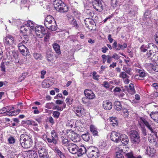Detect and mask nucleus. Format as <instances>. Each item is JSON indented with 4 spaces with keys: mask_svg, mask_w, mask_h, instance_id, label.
I'll return each mask as SVG.
<instances>
[{
    "mask_svg": "<svg viewBox=\"0 0 158 158\" xmlns=\"http://www.w3.org/2000/svg\"><path fill=\"white\" fill-rule=\"evenodd\" d=\"M19 141V145L25 148H30L33 144L31 137L26 134H23L21 135Z\"/></svg>",
    "mask_w": 158,
    "mask_h": 158,
    "instance_id": "nucleus-1",
    "label": "nucleus"
},
{
    "mask_svg": "<svg viewBox=\"0 0 158 158\" xmlns=\"http://www.w3.org/2000/svg\"><path fill=\"white\" fill-rule=\"evenodd\" d=\"M54 7L60 12H65L68 10V7L61 0H55L53 2Z\"/></svg>",
    "mask_w": 158,
    "mask_h": 158,
    "instance_id": "nucleus-2",
    "label": "nucleus"
},
{
    "mask_svg": "<svg viewBox=\"0 0 158 158\" xmlns=\"http://www.w3.org/2000/svg\"><path fill=\"white\" fill-rule=\"evenodd\" d=\"M86 154L90 158H97L99 156L98 150L96 148L93 146L87 147Z\"/></svg>",
    "mask_w": 158,
    "mask_h": 158,
    "instance_id": "nucleus-3",
    "label": "nucleus"
},
{
    "mask_svg": "<svg viewBox=\"0 0 158 158\" xmlns=\"http://www.w3.org/2000/svg\"><path fill=\"white\" fill-rule=\"evenodd\" d=\"M3 42L5 46L7 47L16 44V41L14 37L9 35L4 38Z\"/></svg>",
    "mask_w": 158,
    "mask_h": 158,
    "instance_id": "nucleus-4",
    "label": "nucleus"
},
{
    "mask_svg": "<svg viewBox=\"0 0 158 158\" xmlns=\"http://www.w3.org/2000/svg\"><path fill=\"white\" fill-rule=\"evenodd\" d=\"M130 138L131 141L134 145H137L139 144L140 141V138L137 131L133 132L130 135Z\"/></svg>",
    "mask_w": 158,
    "mask_h": 158,
    "instance_id": "nucleus-5",
    "label": "nucleus"
},
{
    "mask_svg": "<svg viewBox=\"0 0 158 158\" xmlns=\"http://www.w3.org/2000/svg\"><path fill=\"white\" fill-rule=\"evenodd\" d=\"M35 31L37 36L40 38H42L46 34V31L41 26H36L35 28Z\"/></svg>",
    "mask_w": 158,
    "mask_h": 158,
    "instance_id": "nucleus-6",
    "label": "nucleus"
},
{
    "mask_svg": "<svg viewBox=\"0 0 158 158\" xmlns=\"http://www.w3.org/2000/svg\"><path fill=\"white\" fill-rule=\"evenodd\" d=\"M74 112L77 116L80 118L83 117L85 114V110L81 106H78L74 108Z\"/></svg>",
    "mask_w": 158,
    "mask_h": 158,
    "instance_id": "nucleus-7",
    "label": "nucleus"
},
{
    "mask_svg": "<svg viewBox=\"0 0 158 158\" xmlns=\"http://www.w3.org/2000/svg\"><path fill=\"white\" fill-rule=\"evenodd\" d=\"M91 3L93 8L96 10L101 11L102 10V5L101 0H95Z\"/></svg>",
    "mask_w": 158,
    "mask_h": 158,
    "instance_id": "nucleus-8",
    "label": "nucleus"
},
{
    "mask_svg": "<svg viewBox=\"0 0 158 158\" xmlns=\"http://www.w3.org/2000/svg\"><path fill=\"white\" fill-rule=\"evenodd\" d=\"M68 149L71 153L73 154H77L78 147L76 144L73 143H69L68 145Z\"/></svg>",
    "mask_w": 158,
    "mask_h": 158,
    "instance_id": "nucleus-9",
    "label": "nucleus"
},
{
    "mask_svg": "<svg viewBox=\"0 0 158 158\" xmlns=\"http://www.w3.org/2000/svg\"><path fill=\"white\" fill-rule=\"evenodd\" d=\"M24 158H38L37 154L34 151L26 152L23 154Z\"/></svg>",
    "mask_w": 158,
    "mask_h": 158,
    "instance_id": "nucleus-10",
    "label": "nucleus"
},
{
    "mask_svg": "<svg viewBox=\"0 0 158 158\" xmlns=\"http://www.w3.org/2000/svg\"><path fill=\"white\" fill-rule=\"evenodd\" d=\"M69 136L71 140L74 142H78L80 141L79 135L74 131H71L69 134Z\"/></svg>",
    "mask_w": 158,
    "mask_h": 158,
    "instance_id": "nucleus-11",
    "label": "nucleus"
},
{
    "mask_svg": "<svg viewBox=\"0 0 158 158\" xmlns=\"http://www.w3.org/2000/svg\"><path fill=\"white\" fill-rule=\"evenodd\" d=\"M40 158H50L48 152L44 148H40L38 151Z\"/></svg>",
    "mask_w": 158,
    "mask_h": 158,
    "instance_id": "nucleus-12",
    "label": "nucleus"
},
{
    "mask_svg": "<svg viewBox=\"0 0 158 158\" xmlns=\"http://www.w3.org/2000/svg\"><path fill=\"white\" fill-rule=\"evenodd\" d=\"M120 134L115 131H112L110 135L111 140L116 143L120 142Z\"/></svg>",
    "mask_w": 158,
    "mask_h": 158,
    "instance_id": "nucleus-13",
    "label": "nucleus"
},
{
    "mask_svg": "<svg viewBox=\"0 0 158 158\" xmlns=\"http://www.w3.org/2000/svg\"><path fill=\"white\" fill-rule=\"evenodd\" d=\"M19 50L22 54L25 56H27L29 52L28 50L25 45H23L22 44H19L18 45Z\"/></svg>",
    "mask_w": 158,
    "mask_h": 158,
    "instance_id": "nucleus-14",
    "label": "nucleus"
},
{
    "mask_svg": "<svg viewBox=\"0 0 158 158\" xmlns=\"http://www.w3.org/2000/svg\"><path fill=\"white\" fill-rule=\"evenodd\" d=\"M153 135H150L148 137V140L151 143H155L156 144L158 140V137L157 135V132L156 131L152 132Z\"/></svg>",
    "mask_w": 158,
    "mask_h": 158,
    "instance_id": "nucleus-15",
    "label": "nucleus"
},
{
    "mask_svg": "<svg viewBox=\"0 0 158 158\" xmlns=\"http://www.w3.org/2000/svg\"><path fill=\"white\" fill-rule=\"evenodd\" d=\"M84 93L86 97L89 99H94L95 97L94 93L90 89H85Z\"/></svg>",
    "mask_w": 158,
    "mask_h": 158,
    "instance_id": "nucleus-16",
    "label": "nucleus"
},
{
    "mask_svg": "<svg viewBox=\"0 0 158 158\" xmlns=\"http://www.w3.org/2000/svg\"><path fill=\"white\" fill-rule=\"evenodd\" d=\"M45 20L48 21V22H52V24H53V26H54V28L51 29V31H56L57 28V26L56 23V21L54 19L53 17L50 15H48L45 19Z\"/></svg>",
    "mask_w": 158,
    "mask_h": 158,
    "instance_id": "nucleus-17",
    "label": "nucleus"
},
{
    "mask_svg": "<svg viewBox=\"0 0 158 158\" xmlns=\"http://www.w3.org/2000/svg\"><path fill=\"white\" fill-rule=\"evenodd\" d=\"M139 123L140 126L141 125V123H143L144 124L148 129L151 131V132L155 131L151 127V124L145 119L141 118L140 122Z\"/></svg>",
    "mask_w": 158,
    "mask_h": 158,
    "instance_id": "nucleus-18",
    "label": "nucleus"
},
{
    "mask_svg": "<svg viewBox=\"0 0 158 158\" xmlns=\"http://www.w3.org/2000/svg\"><path fill=\"white\" fill-rule=\"evenodd\" d=\"M67 18L69 23L71 25L75 27L76 28L78 29L79 28L78 24L74 17L71 15H69L67 16Z\"/></svg>",
    "mask_w": 158,
    "mask_h": 158,
    "instance_id": "nucleus-19",
    "label": "nucleus"
},
{
    "mask_svg": "<svg viewBox=\"0 0 158 158\" xmlns=\"http://www.w3.org/2000/svg\"><path fill=\"white\" fill-rule=\"evenodd\" d=\"M84 22L86 27L89 29L92 30L93 28L91 27L94 25V21L91 19L87 18L84 20Z\"/></svg>",
    "mask_w": 158,
    "mask_h": 158,
    "instance_id": "nucleus-20",
    "label": "nucleus"
},
{
    "mask_svg": "<svg viewBox=\"0 0 158 158\" xmlns=\"http://www.w3.org/2000/svg\"><path fill=\"white\" fill-rule=\"evenodd\" d=\"M158 52L153 51V50H150L146 54V56L151 60H155L153 57L156 56V54H158Z\"/></svg>",
    "mask_w": 158,
    "mask_h": 158,
    "instance_id": "nucleus-21",
    "label": "nucleus"
},
{
    "mask_svg": "<svg viewBox=\"0 0 158 158\" xmlns=\"http://www.w3.org/2000/svg\"><path fill=\"white\" fill-rule=\"evenodd\" d=\"M77 150V155L78 156H81L85 153H86L87 148H85L84 145L81 146L80 147H78Z\"/></svg>",
    "mask_w": 158,
    "mask_h": 158,
    "instance_id": "nucleus-22",
    "label": "nucleus"
},
{
    "mask_svg": "<svg viewBox=\"0 0 158 158\" xmlns=\"http://www.w3.org/2000/svg\"><path fill=\"white\" fill-rule=\"evenodd\" d=\"M103 106L105 109L109 110L112 108V105L110 101L106 100L103 102Z\"/></svg>",
    "mask_w": 158,
    "mask_h": 158,
    "instance_id": "nucleus-23",
    "label": "nucleus"
},
{
    "mask_svg": "<svg viewBox=\"0 0 158 158\" xmlns=\"http://www.w3.org/2000/svg\"><path fill=\"white\" fill-rule=\"evenodd\" d=\"M145 148L146 150L147 154L149 156H152L156 153L155 150L152 147L147 146Z\"/></svg>",
    "mask_w": 158,
    "mask_h": 158,
    "instance_id": "nucleus-24",
    "label": "nucleus"
},
{
    "mask_svg": "<svg viewBox=\"0 0 158 158\" xmlns=\"http://www.w3.org/2000/svg\"><path fill=\"white\" fill-rule=\"evenodd\" d=\"M129 139L127 136L126 135L122 134L120 136V141H121L122 143L124 145L127 144L129 142Z\"/></svg>",
    "mask_w": 158,
    "mask_h": 158,
    "instance_id": "nucleus-25",
    "label": "nucleus"
},
{
    "mask_svg": "<svg viewBox=\"0 0 158 158\" xmlns=\"http://www.w3.org/2000/svg\"><path fill=\"white\" fill-rule=\"evenodd\" d=\"M36 26V24L31 20L28 21L27 24L25 25V27L28 28V29L30 31L34 30Z\"/></svg>",
    "mask_w": 158,
    "mask_h": 158,
    "instance_id": "nucleus-26",
    "label": "nucleus"
},
{
    "mask_svg": "<svg viewBox=\"0 0 158 158\" xmlns=\"http://www.w3.org/2000/svg\"><path fill=\"white\" fill-rule=\"evenodd\" d=\"M136 71L139 73V76L138 75H136L135 76V78L136 79H138L139 76L142 77H143L146 76L147 75V73H145V71L143 70L137 69Z\"/></svg>",
    "mask_w": 158,
    "mask_h": 158,
    "instance_id": "nucleus-27",
    "label": "nucleus"
},
{
    "mask_svg": "<svg viewBox=\"0 0 158 158\" xmlns=\"http://www.w3.org/2000/svg\"><path fill=\"white\" fill-rule=\"evenodd\" d=\"M150 116L154 121L158 123V111L152 112Z\"/></svg>",
    "mask_w": 158,
    "mask_h": 158,
    "instance_id": "nucleus-28",
    "label": "nucleus"
},
{
    "mask_svg": "<svg viewBox=\"0 0 158 158\" xmlns=\"http://www.w3.org/2000/svg\"><path fill=\"white\" fill-rule=\"evenodd\" d=\"M90 130L91 132L94 136H97L98 135V132L97 131V128L95 126L93 125H91L90 126Z\"/></svg>",
    "mask_w": 158,
    "mask_h": 158,
    "instance_id": "nucleus-29",
    "label": "nucleus"
},
{
    "mask_svg": "<svg viewBox=\"0 0 158 158\" xmlns=\"http://www.w3.org/2000/svg\"><path fill=\"white\" fill-rule=\"evenodd\" d=\"M53 48L56 53L59 55L60 54L61 52L60 49V46L57 43H54L53 44Z\"/></svg>",
    "mask_w": 158,
    "mask_h": 158,
    "instance_id": "nucleus-30",
    "label": "nucleus"
},
{
    "mask_svg": "<svg viewBox=\"0 0 158 158\" xmlns=\"http://www.w3.org/2000/svg\"><path fill=\"white\" fill-rule=\"evenodd\" d=\"M114 108L118 111H120L122 107L121 103L118 101H115L114 103Z\"/></svg>",
    "mask_w": 158,
    "mask_h": 158,
    "instance_id": "nucleus-31",
    "label": "nucleus"
},
{
    "mask_svg": "<svg viewBox=\"0 0 158 158\" xmlns=\"http://www.w3.org/2000/svg\"><path fill=\"white\" fill-rule=\"evenodd\" d=\"M52 22H48L46 20H45L44 22V25L48 29L51 30V29L53 28L54 27H52L53 26V24H52Z\"/></svg>",
    "mask_w": 158,
    "mask_h": 158,
    "instance_id": "nucleus-32",
    "label": "nucleus"
},
{
    "mask_svg": "<svg viewBox=\"0 0 158 158\" xmlns=\"http://www.w3.org/2000/svg\"><path fill=\"white\" fill-rule=\"evenodd\" d=\"M22 40H20L21 42L19 44H22L23 45H25L24 44L27 43L28 41V37L27 35H24L23 36V37L21 38Z\"/></svg>",
    "mask_w": 158,
    "mask_h": 158,
    "instance_id": "nucleus-33",
    "label": "nucleus"
},
{
    "mask_svg": "<svg viewBox=\"0 0 158 158\" xmlns=\"http://www.w3.org/2000/svg\"><path fill=\"white\" fill-rule=\"evenodd\" d=\"M110 125L113 127L117 126L118 124V123L116 118H115L111 117L110 118Z\"/></svg>",
    "mask_w": 158,
    "mask_h": 158,
    "instance_id": "nucleus-34",
    "label": "nucleus"
},
{
    "mask_svg": "<svg viewBox=\"0 0 158 158\" xmlns=\"http://www.w3.org/2000/svg\"><path fill=\"white\" fill-rule=\"evenodd\" d=\"M129 88L128 89V92L131 94H133L135 93V91L134 89V85L132 83H131L129 86Z\"/></svg>",
    "mask_w": 158,
    "mask_h": 158,
    "instance_id": "nucleus-35",
    "label": "nucleus"
},
{
    "mask_svg": "<svg viewBox=\"0 0 158 158\" xmlns=\"http://www.w3.org/2000/svg\"><path fill=\"white\" fill-rule=\"evenodd\" d=\"M55 151L56 152L57 154L60 158H66L65 154L62 152L59 149L57 148L55 149Z\"/></svg>",
    "mask_w": 158,
    "mask_h": 158,
    "instance_id": "nucleus-36",
    "label": "nucleus"
},
{
    "mask_svg": "<svg viewBox=\"0 0 158 158\" xmlns=\"http://www.w3.org/2000/svg\"><path fill=\"white\" fill-rule=\"evenodd\" d=\"M33 56L34 58L36 60H40L43 57L40 53L37 52H34L33 54Z\"/></svg>",
    "mask_w": 158,
    "mask_h": 158,
    "instance_id": "nucleus-37",
    "label": "nucleus"
},
{
    "mask_svg": "<svg viewBox=\"0 0 158 158\" xmlns=\"http://www.w3.org/2000/svg\"><path fill=\"white\" fill-rule=\"evenodd\" d=\"M81 137L83 140L85 141H89L91 138L88 133L82 135Z\"/></svg>",
    "mask_w": 158,
    "mask_h": 158,
    "instance_id": "nucleus-38",
    "label": "nucleus"
},
{
    "mask_svg": "<svg viewBox=\"0 0 158 158\" xmlns=\"http://www.w3.org/2000/svg\"><path fill=\"white\" fill-rule=\"evenodd\" d=\"M42 86L44 88H48L51 85L49 83V81L48 80H44L42 83Z\"/></svg>",
    "mask_w": 158,
    "mask_h": 158,
    "instance_id": "nucleus-39",
    "label": "nucleus"
},
{
    "mask_svg": "<svg viewBox=\"0 0 158 158\" xmlns=\"http://www.w3.org/2000/svg\"><path fill=\"white\" fill-rule=\"evenodd\" d=\"M29 0H21V6L23 7H27L28 8L29 7Z\"/></svg>",
    "mask_w": 158,
    "mask_h": 158,
    "instance_id": "nucleus-40",
    "label": "nucleus"
},
{
    "mask_svg": "<svg viewBox=\"0 0 158 158\" xmlns=\"http://www.w3.org/2000/svg\"><path fill=\"white\" fill-rule=\"evenodd\" d=\"M148 48H149L148 44L147 45L143 44L140 47V50L141 52H145L147 51V49Z\"/></svg>",
    "mask_w": 158,
    "mask_h": 158,
    "instance_id": "nucleus-41",
    "label": "nucleus"
},
{
    "mask_svg": "<svg viewBox=\"0 0 158 158\" xmlns=\"http://www.w3.org/2000/svg\"><path fill=\"white\" fill-rule=\"evenodd\" d=\"M130 110V108L128 109L124 108L123 110L122 114L124 117H127L128 116L129 113L128 110Z\"/></svg>",
    "mask_w": 158,
    "mask_h": 158,
    "instance_id": "nucleus-42",
    "label": "nucleus"
},
{
    "mask_svg": "<svg viewBox=\"0 0 158 158\" xmlns=\"http://www.w3.org/2000/svg\"><path fill=\"white\" fill-rule=\"evenodd\" d=\"M126 156L128 158H141V156H140L137 157L134 156L133 153L132 152L127 153Z\"/></svg>",
    "mask_w": 158,
    "mask_h": 158,
    "instance_id": "nucleus-43",
    "label": "nucleus"
},
{
    "mask_svg": "<svg viewBox=\"0 0 158 158\" xmlns=\"http://www.w3.org/2000/svg\"><path fill=\"white\" fill-rule=\"evenodd\" d=\"M148 45L149 48H151L153 50V51L158 52V48L155 45L152 43H150Z\"/></svg>",
    "mask_w": 158,
    "mask_h": 158,
    "instance_id": "nucleus-44",
    "label": "nucleus"
},
{
    "mask_svg": "<svg viewBox=\"0 0 158 158\" xmlns=\"http://www.w3.org/2000/svg\"><path fill=\"white\" fill-rule=\"evenodd\" d=\"M123 152V150L121 149L119 150V152H116V156L115 158H124L123 156L121 153V152Z\"/></svg>",
    "mask_w": 158,
    "mask_h": 158,
    "instance_id": "nucleus-45",
    "label": "nucleus"
},
{
    "mask_svg": "<svg viewBox=\"0 0 158 158\" xmlns=\"http://www.w3.org/2000/svg\"><path fill=\"white\" fill-rule=\"evenodd\" d=\"M18 114V111H16V110H14L13 111H11V112H8V113H6V115L10 116H14V115H15Z\"/></svg>",
    "mask_w": 158,
    "mask_h": 158,
    "instance_id": "nucleus-46",
    "label": "nucleus"
},
{
    "mask_svg": "<svg viewBox=\"0 0 158 158\" xmlns=\"http://www.w3.org/2000/svg\"><path fill=\"white\" fill-rule=\"evenodd\" d=\"M119 77L123 78V79H125L126 78L129 77L128 76L127 74L125 72H121L120 74Z\"/></svg>",
    "mask_w": 158,
    "mask_h": 158,
    "instance_id": "nucleus-47",
    "label": "nucleus"
},
{
    "mask_svg": "<svg viewBox=\"0 0 158 158\" xmlns=\"http://www.w3.org/2000/svg\"><path fill=\"white\" fill-rule=\"evenodd\" d=\"M137 13V9L135 8V10H131L129 14L131 16H133L136 15Z\"/></svg>",
    "mask_w": 158,
    "mask_h": 158,
    "instance_id": "nucleus-48",
    "label": "nucleus"
},
{
    "mask_svg": "<svg viewBox=\"0 0 158 158\" xmlns=\"http://www.w3.org/2000/svg\"><path fill=\"white\" fill-rule=\"evenodd\" d=\"M5 108H6V112H7L6 113H8V112H11V111L12 110L14 109V107L12 106H7L5 107Z\"/></svg>",
    "mask_w": 158,
    "mask_h": 158,
    "instance_id": "nucleus-49",
    "label": "nucleus"
},
{
    "mask_svg": "<svg viewBox=\"0 0 158 158\" xmlns=\"http://www.w3.org/2000/svg\"><path fill=\"white\" fill-rule=\"evenodd\" d=\"M60 113L57 111H54L53 113V117L56 118H58L60 115Z\"/></svg>",
    "mask_w": 158,
    "mask_h": 158,
    "instance_id": "nucleus-50",
    "label": "nucleus"
},
{
    "mask_svg": "<svg viewBox=\"0 0 158 158\" xmlns=\"http://www.w3.org/2000/svg\"><path fill=\"white\" fill-rule=\"evenodd\" d=\"M26 75V73H23L22 75L19 77L18 79V81L19 82H21L22 81L24 80L25 78V76Z\"/></svg>",
    "mask_w": 158,
    "mask_h": 158,
    "instance_id": "nucleus-51",
    "label": "nucleus"
},
{
    "mask_svg": "<svg viewBox=\"0 0 158 158\" xmlns=\"http://www.w3.org/2000/svg\"><path fill=\"white\" fill-rule=\"evenodd\" d=\"M106 146V143L105 142L102 141L99 143V148L101 149L104 148Z\"/></svg>",
    "mask_w": 158,
    "mask_h": 158,
    "instance_id": "nucleus-52",
    "label": "nucleus"
},
{
    "mask_svg": "<svg viewBox=\"0 0 158 158\" xmlns=\"http://www.w3.org/2000/svg\"><path fill=\"white\" fill-rule=\"evenodd\" d=\"M47 58L48 61H51L53 59V55L50 54H47Z\"/></svg>",
    "mask_w": 158,
    "mask_h": 158,
    "instance_id": "nucleus-53",
    "label": "nucleus"
},
{
    "mask_svg": "<svg viewBox=\"0 0 158 158\" xmlns=\"http://www.w3.org/2000/svg\"><path fill=\"white\" fill-rule=\"evenodd\" d=\"M123 70L125 72H126L128 74H130V73L131 72V69L130 68L123 66Z\"/></svg>",
    "mask_w": 158,
    "mask_h": 158,
    "instance_id": "nucleus-54",
    "label": "nucleus"
},
{
    "mask_svg": "<svg viewBox=\"0 0 158 158\" xmlns=\"http://www.w3.org/2000/svg\"><path fill=\"white\" fill-rule=\"evenodd\" d=\"M1 70L2 71L5 73L6 72V68L5 66V64L4 63H2L0 66Z\"/></svg>",
    "mask_w": 158,
    "mask_h": 158,
    "instance_id": "nucleus-55",
    "label": "nucleus"
},
{
    "mask_svg": "<svg viewBox=\"0 0 158 158\" xmlns=\"http://www.w3.org/2000/svg\"><path fill=\"white\" fill-rule=\"evenodd\" d=\"M118 3L117 0H112L111 6L114 8H115L117 6Z\"/></svg>",
    "mask_w": 158,
    "mask_h": 158,
    "instance_id": "nucleus-56",
    "label": "nucleus"
},
{
    "mask_svg": "<svg viewBox=\"0 0 158 158\" xmlns=\"http://www.w3.org/2000/svg\"><path fill=\"white\" fill-rule=\"evenodd\" d=\"M8 141L9 143L12 144L15 143V140L13 137L10 136L8 138Z\"/></svg>",
    "mask_w": 158,
    "mask_h": 158,
    "instance_id": "nucleus-57",
    "label": "nucleus"
},
{
    "mask_svg": "<svg viewBox=\"0 0 158 158\" xmlns=\"http://www.w3.org/2000/svg\"><path fill=\"white\" fill-rule=\"evenodd\" d=\"M112 47L113 48H115L117 50H119V47L118 46L117 43L116 41H115L114 42Z\"/></svg>",
    "mask_w": 158,
    "mask_h": 158,
    "instance_id": "nucleus-58",
    "label": "nucleus"
},
{
    "mask_svg": "<svg viewBox=\"0 0 158 158\" xmlns=\"http://www.w3.org/2000/svg\"><path fill=\"white\" fill-rule=\"evenodd\" d=\"M51 135L52 137H54L57 139L58 138V135L54 130H52L51 132Z\"/></svg>",
    "mask_w": 158,
    "mask_h": 158,
    "instance_id": "nucleus-59",
    "label": "nucleus"
},
{
    "mask_svg": "<svg viewBox=\"0 0 158 158\" xmlns=\"http://www.w3.org/2000/svg\"><path fill=\"white\" fill-rule=\"evenodd\" d=\"M53 103H47L45 106V107L48 109H51L52 108Z\"/></svg>",
    "mask_w": 158,
    "mask_h": 158,
    "instance_id": "nucleus-60",
    "label": "nucleus"
},
{
    "mask_svg": "<svg viewBox=\"0 0 158 158\" xmlns=\"http://www.w3.org/2000/svg\"><path fill=\"white\" fill-rule=\"evenodd\" d=\"M66 102L68 105H69L72 103V99L67 98L66 99Z\"/></svg>",
    "mask_w": 158,
    "mask_h": 158,
    "instance_id": "nucleus-61",
    "label": "nucleus"
},
{
    "mask_svg": "<svg viewBox=\"0 0 158 158\" xmlns=\"http://www.w3.org/2000/svg\"><path fill=\"white\" fill-rule=\"evenodd\" d=\"M127 44L126 43H124L123 44H121L120 47H119V50L120 49L124 50L125 48H127Z\"/></svg>",
    "mask_w": 158,
    "mask_h": 158,
    "instance_id": "nucleus-62",
    "label": "nucleus"
},
{
    "mask_svg": "<svg viewBox=\"0 0 158 158\" xmlns=\"http://www.w3.org/2000/svg\"><path fill=\"white\" fill-rule=\"evenodd\" d=\"M152 67V69L155 71L158 72V65H151Z\"/></svg>",
    "mask_w": 158,
    "mask_h": 158,
    "instance_id": "nucleus-63",
    "label": "nucleus"
},
{
    "mask_svg": "<svg viewBox=\"0 0 158 158\" xmlns=\"http://www.w3.org/2000/svg\"><path fill=\"white\" fill-rule=\"evenodd\" d=\"M69 142L68 140L66 138H64L62 141V144L65 146L68 145Z\"/></svg>",
    "mask_w": 158,
    "mask_h": 158,
    "instance_id": "nucleus-64",
    "label": "nucleus"
}]
</instances>
